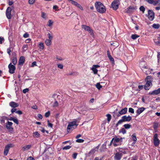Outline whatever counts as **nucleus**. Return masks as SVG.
<instances>
[{
    "instance_id": "55",
    "label": "nucleus",
    "mask_w": 160,
    "mask_h": 160,
    "mask_svg": "<svg viewBox=\"0 0 160 160\" xmlns=\"http://www.w3.org/2000/svg\"><path fill=\"white\" fill-rule=\"evenodd\" d=\"M48 127H50L51 128H52V125H53L52 124V123H50L49 122V121H48Z\"/></svg>"
},
{
    "instance_id": "41",
    "label": "nucleus",
    "mask_w": 160,
    "mask_h": 160,
    "mask_svg": "<svg viewBox=\"0 0 160 160\" xmlns=\"http://www.w3.org/2000/svg\"><path fill=\"white\" fill-rule=\"evenodd\" d=\"M93 71V73L94 74H96L97 73L98 70L92 67L91 69Z\"/></svg>"
},
{
    "instance_id": "56",
    "label": "nucleus",
    "mask_w": 160,
    "mask_h": 160,
    "mask_svg": "<svg viewBox=\"0 0 160 160\" xmlns=\"http://www.w3.org/2000/svg\"><path fill=\"white\" fill-rule=\"evenodd\" d=\"M11 111L12 113H13L14 112H16L17 111V109L16 108H12Z\"/></svg>"
},
{
    "instance_id": "8",
    "label": "nucleus",
    "mask_w": 160,
    "mask_h": 160,
    "mask_svg": "<svg viewBox=\"0 0 160 160\" xmlns=\"http://www.w3.org/2000/svg\"><path fill=\"white\" fill-rule=\"evenodd\" d=\"M13 146V145L12 144H9L6 146L4 152V154L5 156H6L8 154L10 148H12Z\"/></svg>"
},
{
    "instance_id": "42",
    "label": "nucleus",
    "mask_w": 160,
    "mask_h": 160,
    "mask_svg": "<svg viewBox=\"0 0 160 160\" xmlns=\"http://www.w3.org/2000/svg\"><path fill=\"white\" fill-rule=\"evenodd\" d=\"M41 16L43 18L45 19H46L47 18V16L46 15V14L43 12H42Z\"/></svg>"
},
{
    "instance_id": "9",
    "label": "nucleus",
    "mask_w": 160,
    "mask_h": 160,
    "mask_svg": "<svg viewBox=\"0 0 160 160\" xmlns=\"http://www.w3.org/2000/svg\"><path fill=\"white\" fill-rule=\"evenodd\" d=\"M99 145L98 146L95 147L93 148L92 149L88 152V156L90 157L91 155H93L96 152L98 151L99 149Z\"/></svg>"
},
{
    "instance_id": "16",
    "label": "nucleus",
    "mask_w": 160,
    "mask_h": 160,
    "mask_svg": "<svg viewBox=\"0 0 160 160\" xmlns=\"http://www.w3.org/2000/svg\"><path fill=\"white\" fill-rule=\"evenodd\" d=\"M136 9V8L135 7L133 6H130L126 10V12L127 13H130Z\"/></svg>"
},
{
    "instance_id": "40",
    "label": "nucleus",
    "mask_w": 160,
    "mask_h": 160,
    "mask_svg": "<svg viewBox=\"0 0 160 160\" xmlns=\"http://www.w3.org/2000/svg\"><path fill=\"white\" fill-rule=\"evenodd\" d=\"M139 37L137 34H133L131 36V38L135 40Z\"/></svg>"
},
{
    "instance_id": "4",
    "label": "nucleus",
    "mask_w": 160,
    "mask_h": 160,
    "mask_svg": "<svg viewBox=\"0 0 160 160\" xmlns=\"http://www.w3.org/2000/svg\"><path fill=\"white\" fill-rule=\"evenodd\" d=\"M132 118L131 116H124L122 117L121 119L118 121L116 125L117 126L118 125L122 124L123 122H129L132 120Z\"/></svg>"
},
{
    "instance_id": "12",
    "label": "nucleus",
    "mask_w": 160,
    "mask_h": 160,
    "mask_svg": "<svg viewBox=\"0 0 160 160\" xmlns=\"http://www.w3.org/2000/svg\"><path fill=\"white\" fill-rule=\"evenodd\" d=\"M8 68L9 69V72L10 73L12 74L14 72L15 67L14 65H12L11 63H10L9 64Z\"/></svg>"
},
{
    "instance_id": "2",
    "label": "nucleus",
    "mask_w": 160,
    "mask_h": 160,
    "mask_svg": "<svg viewBox=\"0 0 160 160\" xmlns=\"http://www.w3.org/2000/svg\"><path fill=\"white\" fill-rule=\"evenodd\" d=\"M153 80L151 76H148L146 79V83L144 86V88L146 90H148L152 85V82Z\"/></svg>"
},
{
    "instance_id": "53",
    "label": "nucleus",
    "mask_w": 160,
    "mask_h": 160,
    "mask_svg": "<svg viewBox=\"0 0 160 160\" xmlns=\"http://www.w3.org/2000/svg\"><path fill=\"white\" fill-rule=\"evenodd\" d=\"M146 2H147L148 3L150 4H152L153 2V0H145Z\"/></svg>"
},
{
    "instance_id": "32",
    "label": "nucleus",
    "mask_w": 160,
    "mask_h": 160,
    "mask_svg": "<svg viewBox=\"0 0 160 160\" xmlns=\"http://www.w3.org/2000/svg\"><path fill=\"white\" fill-rule=\"evenodd\" d=\"M107 55L110 60L112 62H114V59L112 57L110 54L109 52L108 51L107 52Z\"/></svg>"
},
{
    "instance_id": "44",
    "label": "nucleus",
    "mask_w": 160,
    "mask_h": 160,
    "mask_svg": "<svg viewBox=\"0 0 160 160\" xmlns=\"http://www.w3.org/2000/svg\"><path fill=\"white\" fill-rule=\"evenodd\" d=\"M71 147L70 146H69V145L67 146L64 147L62 148V150H67L68 149H70L71 148Z\"/></svg>"
},
{
    "instance_id": "52",
    "label": "nucleus",
    "mask_w": 160,
    "mask_h": 160,
    "mask_svg": "<svg viewBox=\"0 0 160 160\" xmlns=\"http://www.w3.org/2000/svg\"><path fill=\"white\" fill-rule=\"evenodd\" d=\"M50 114V111H48V112H46L45 114V116L47 118L48 117Z\"/></svg>"
},
{
    "instance_id": "19",
    "label": "nucleus",
    "mask_w": 160,
    "mask_h": 160,
    "mask_svg": "<svg viewBox=\"0 0 160 160\" xmlns=\"http://www.w3.org/2000/svg\"><path fill=\"white\" fill-rule=\"evenodd\" d=\"M9 105L12 108L17 107L19 105L18 103L14 102H10L9 103Z\"/></svg>"
},
{
    "instance_id": "48",
    "label": "nucleus",
    "mask_w": 160,
    "mask_h": 160,
    "mask_svg": "<svg viewBox=\"0 0 160 160\" xmlns=\"http://www.w3.org/2000/svg\"><path fill=\"white\" fill-rule=\"evenodd\" d=\"M128 111L129 112L131 113H134V109L131 108H129Z\"/></svg>"
},
{
    "instance_id": "23",
    "label": "nucleus",
    "mask_w": 160,
    "mask_h": 160,
    "mask_svg": "<svg viewBox=\"0 0 160 160\" xmlns=\"http://www.w3.org/2000/svg\"><path fill=\"white\" fill-rule=\"evenodd\" d=\"M131 137L133 141V142H132V144H134L137 141V138H136L135 134V133H133Z\"/></svg>"
},
{
    "instance_id": "60",
    "label": "nucleus",
    "mask_w": 160,
    "mask_h": 160,
    "mask_svg": "<svg viewBox=\"0 0 160 160\" xmlns=\"http://www.w3.org/2000/svg\"><path fill=\"white\" fill-rule=\"evenodd\" d=\"M35 66H36V62L34 61L32 62L31 67H33Z\"/></svg>"
},
{
    "instance_id": "45",
    "label": "nucleus",
    "mask_w": 160,
    "mask_h": 160,
    "mask_svg": "<svg viewBox=\"0 0 160 160\" xmlns=\"http://www.w3.org/2000/svg\"><path fill=\"white\" fill-rule=\"evenodd\" d=\"M140 10L142 11V12L143 13L145 11V8L143 6H141L139 8Z\"/></svg>"
},
{
    "instance_id": "26",
    "label": "nucleus",
    "mask_w": 160,
    "mask_h": 160,
    "mask_svg": "<svg viewBox=\"0 0 160 160\" xmlns=\"http://www.w3.org/2000/svg\"><path fill=\"white\" fill-rule=\"evenodd\" d=\"M7 117L5 116L0 117V121L2 124L5 123V120H7Z\"/></svg>"
},
{
    "instance_id": "25",
    "label": "nucleus",
    "mask_w": 160,
    "mask_h": 160,
    "mask_svg": "<svg viewBox=\"0 0 160 160\" xmlns=\"http://www.w3.org/2000/svg\"><path fill=\"white\" fill-rule=\"evenodd\" d=\"M31 147V145H28L24 146L22 147V150L23 151H25L29 150Z\"/></svg>"
},
{
    "instance_id": "20",
    "label": "nucleus",
    "mask_w": 160,
    "mask_h": 160,
    "mask_svg": "<svg viewBox=\"0 0 160 160\" xmlns=\"http://www.w3.org/2000/svg\"><path fill=\"white\" fill-rule=\"evenodd\" d=\"M72 4L76 6L78 8H79L81 10H83V8L77 2L74 1L72 2Z\"/></svg>"
},
{
    "instance_id": "61",
    "label": "nucleus",
    "mask_w": 160,
    "mask_h": 160,
    "mask_svg": "<svg viewBox=\"0 0 160 160\" xmlns=\"http://www.w3.org/2000/svg\"><path fill=\"white\" fill-rule=\"evenodd\" d=\"M131 160H138V158L136 156H134L131 158Z\"/></svg>"
},
{
    "instance_id": "51",
    "label": "nucleus",
    "mask_w": 160,
    "mask_h": 160,
    "mask_svg": "<svg viewBox=\"0 0 160 160\" xmlns=\"http://www.w3.org/2000/svg\"><path fill=\"white\" fill-rule=\"evenodd\" d=\"M53 24V22L50 20H49L48 21V26L49 27L51 26Z\"/></svg>"
},
{
    "instance_id": "57",
    "label": "nucleus",
    "mask_w": 160,
    "mask_h": 160,
    "mask_svg": "<svg viewBox=\"0 0 160 160\" xmlns=\"http://www.w3.org/2000/svg\"><path fill=\"white\" fill-rule=\"evenodd\" d=\"M29 91V89L28 88L24 89L23 90V92L24 93H25L27 92H28Z\"/></svg>"
},
{
    "instance_id": "13",
    "label": "nucleus",
    "mask_w": 160,
    "mask_h": 160,
    "mask_svg": "<svg viewBox=\"0 0 160 160\" xmlns=\"http://www.w3.org/2000/svg\"><path fill=\"white\" fill-rule=\"evenodd\" d=\"M12 10L11 8L8 7L7 8L6 11V15L8 19L11 18V11Z\"/></svg>"
},
{
    "instance_id": "34",
    "label": "nucleus",
    "mask_w": 160,
    "mask_h": 160,
    "mask_svg": "<svg viewBox=\"0 0 160 160\" xmlns=\"http://www.w3.org/2000/svg\"><path fill=\"white\" fill-rule=\"evenodd\" d=\"M12 62L13 64L15 65L17 63V59L16 57H13L12 59Z\"/></svg>"
},
{
    "instance_id": "36",
    "label": "nucleus",
    "mask_w": 160,
    "mask_h": 160,
    "mask_svg": "<svg viewBox=\"0 0 160 160\" xmlns=\"http://www.w3.org/2000/svg\"><path fill=\"white\" fill-rule=\"evenodd\" d=\"M96 87L98 90H100L102 88V86L100 84L99 82L97 83L95 85Z\"/></svg>"
},
{
    "instance_id": "24",
    "label": "nucleus",
    "mask_w": 160,
    "mask_h": 160,
    "mask_svg": "<svg viewBox=\"0 0 160 160\" xmlns=\"http://www.w3.org/2000/svg\"><path fill=\"white\" fill-rule=\"evenodd\" d=\"M25 62V58L23 56H21L20 57L19 61V63L20 65H22Z\"/></svg>"
},
{
    "instance_id": "21",
    "label": "nucleus",
    "mask_w": 160,
    "mask_h": 160,
    "mask_svg": "<svg viewBox=\"0 0 160 160\" xmlns=\"http://www.w3.org/2000/svg\"><path fill=\"white\" fill-rule=\"evenodd\" d=\"M127 108H125L119 112V114H120V115L125 114V113H126L127 111Z\"/></svg>"
},
{
    "instance_id": "3",
    "label": "nucleus",
    "mask_w": 160,
    "mask_h": 160,
    "mask_svg": "<svg viewBox=\"0 0 160 160\" xmlns=\"http://www.w3.org/2000/svg\"><path fill=\"white\" fill-rule=\"evenodd\" d=\"M77 120L75 119L72 122H70L69 123L67 127V129L68 132H70L71 130H72L75 128H76L78 125L76 124Z\"/></svg>"
},
{
    "instance_id": "1",
    "label": "nucleus",
    "mask_w": 160,
    "mask_h": 160,
    "mask_svg": "<svg viewBox=\"0 0 160 160\" xmlns=\"http://www.w3.org/2000/svg\"><path fill=\"white\" fill-rule=\"evenodd\" d=\"M95 6L97 11L100 13H104L106 11L105 6L100 2H96L95 3Z\"/></svg>"
},
{
    "instance_id": "22",
    "label": "nucleus",
    "mask_w": 160,
    "mask_h": 160,
    "mask_svg": "<svg viewBox=\"0 0 160 160\" xmlns=\"http://www.w3.org/2000/svg\"><path fill=\"white\" fill-rule=\"evenodd\" d=\"M145 108L142 107L139 108L137 110V113L138 114V115H139L141 114L145 110Z\"/></svg>"
},
{
    "instance_id": "30",
    "label": "nucleus",
    "mask_w": 160,
    "mask_h": 160,
    "mask_svg": "<svg viewBox=\"0 0 160 160\" xmlns=\"http://www.w3.org/2000/svg\"><path fill=\"white\" fill-rule=\"evenodd\" d=\"M40 134L38 132H33V136L34 138H38L40 137Z\"/></svg>"
},
{
    "instance_id": "54",
    "label": "nucleus",
    "mask_w": 160,
    "mask_h": 160,
    "mask_svg": "<svg viewBox=\"0 0 160 160\" xmlns=\"http://www.w3.org/2000/svg\"><path fill=\"white\" fill-rule=\"evenodd\" d=\"M78 153H74L72 154V158L74 159H76Z\"/></svg>"
},
{
    "instance_id": "5",
    "label": "nucleus",
    "mask_w": 160,
    "mask_h": 160,
    "mask_svg": "<svg viewBox=\"0 0 160 160\" xmlns=\"http://www.w3.org/2000/svg\"><path fill=\"white\" fill-rule=\"evenodd\" d=\"M120 2L119 0H115L112 3V7L114 10H117L119 7Z\"/></svg>"
},
{
    "instance_id": "50",
    "label": "nucleus",
    "mask_w": 160,
    "mask_h": 160,
    "mask_svg": "<svg viewBox=\"0 0 160 160\" xmlns=\"http://www.w3.org/2000/svg\"><path fill=\"white\" fill-rule=\"evenodd\" d=\"M84 140L83 139H78L76 140V142H77L79 143L83 142H84Z\"/></svg>"
},
{
    "instance_id": "62",
    "label": "nucleus",
    "mask_w": 160,
    "mask_h": 160,
    "mask_svg": "<svg viewBox=\"0 0 160 160\" xmlns=\"http://www.w3.org/2000/svg\"><path fill=\"white\" fill-rule=\"evenodd\" d=\"M27 160H35L32 157H29L27 159Z\"/></svg>"
},
{
    "instance_id": "39",
    "label": "nucleus",
    "mask_w": 160,
    "mask_h": 160,
    "mask_svg": "<svg viewBox=\"0 0 160 160\" xmlns=\"http://www.w3.org/2000/svg\"><path fill=\"white\" fill-rule=\"evenodd\" d=\"M39 48L40 49L43 50L44 48V44L42 42H40L39 45Z\"/></svg>"
},
{
    "instance_id": "49",
    "label": "nucleus",
    "mask_w": 160,
    "mask_h": 160,
    "mask_svg": "<svg viewBox=\"0 0 160 160\" xmlns=\"http://www.w3.org/2000/svg\"><path fill=\"white\" fill-rule=\"evenodd\" d=\"M13 121L16 123L17 125L18 124V119L17 118H14Z\"/></svg>"
},
{
    "instance_id": "27",
    "label": "nucleus",
    "mask_w": 160,
    "mask_h": 160,
    "mask_svg": "<svg viewBox=\"0 0 160 160\" xmlns=\"http://www.w3.org/2000/svg\"><path fill=\"white\" fill-rule=\"evenodd\" d=\"M106 142H105L104 144H102L101 146V148L99 150L101 152L104 151L106 149Z\"/></svg>"
},
{
    "instance_id": "17",
    "label": "nucleus",
    "mask_w": 160,
    "mask_h": 160,
    "mask_svg": "<svg viewBox=\"0 0 160 160\" xmlns=\"http://www.w3.org/2000/svg\"><path fill=\"white\" fill-rule=\"evenodd\" d=\"M160 93V88L155 90L152 92H149V94L151 95H157Z\"/></svg>"
},
{
    "instance_id": "6",
    "label": "nucleus",
    "mask_w": 160,
    "mask_h": 160,
    "mask_svg": "<svg viewBox=\"0 0 160 160\" xmlns=\"http://www.w3.org/2000/svg\"><path fill=\"white\" fill-rule=\"evenodd\" d=\"M82 28L85 30L88 31L91 35L93 36L94 35L93 31L89 27L85 25H82L81 26Z\"/></svg>"
},
{
    "instance_id": "58",
    "label": "nucleus",
    "mask_w": 160,
    "mask_h": 160,
    "mask_svg": "<svg viewBox=\"0 0 160 160\" xmlns=\"http://www.w3.org/2000/svg\"><path fill=\"white\" fill-rule=\"evenodd\" d=\"M58 68L60 69H62L63 68V66L61 64H58Z\"/></svg>"
},
{
    "instance_id": "28",
    "label": "nucleus",
    "mask_w": 160,
    "mask_h": 160,
    "mask_svg": "<svg viewBox=\"0 0 160 160\" xmlns=\"http://www.w3.org/2000/svg\"><path fill=\"white\" fill-rule=\"evenodd\" d=\"M45 43L46 45L48 46H50L52 43V40L47 39L45 40Z\"/></svg>"
},
{
    "instance_id": "10",
    "label": "nucleus",
    "mask_w": 160,
    "mask_h": 160,
    "mask_svg": "<svg viewBox=\"0 0 160 160\" xmlns=\"http://www.w3.org/2000/svg\"><path fill=\"white\" fill-rule=\"evenodd\" d=\"M148 18L150 21H152L154 18V12L151 10H149L148 11Z\"/></svg>"
},
{
    "instance_id": "46",
    "label": "nucleus",
    "mask_w": 160,
    "mask_h": 160,
    "mask_svg": "<svg viewBox=\"0 0 160 160\" xmlns=\"http://www.w3.org/2000/svg\"><path fill=\"white\" fill-rule=\"evenodd\" d=\"M36 0H28V3L30 4H33Z\"/></svg>"
},
{
    "instance_id": "11",
    "label": "nucleus",
    "mask_w": 160,
    "mask_h": 160,
    "mask_svg": "<svg viewBox=\"0 0 160 160\" xmlns=\"http://www.w3.org/2000/svg\"><path fill=\"white\" fill-rule=\"evenodd\" d=\"M122 156V152H117L115 154L114 159L115 160H120Z\"/></svg>"
},
{
    "instance_id": "15",
    "label": "nucleus",
    "mask_w": 160,
    "mask_h": 160,
    "mask_svg": "<svg viewBox=\"0 0 160 160\" xmlns=\"http://www.w3.org/2000/svg\"><path fill=\"white\" fill-rule=\"evenodd\" d=\"M139 66L142 71L145 70V69H148V67L145 62H141L139 64Z\"/></svg>"
},
{
    "instance_id": "43",
    "label": "nucleus",
    "mask_w": 160,
    "mask_h": 160,
    "mask_svg": "<svg viewBox=\"0 0 160 160\" xmlns=\"http://www.w3.org/2000/svg\"><path fill=\"white\" fill-rule=\"evenodd\" d=\"M106 116L107 117V120L108 122H110L111 118V116L110 114H107Z\"/></svg>"
},
{
    "instance_id": "47",
    "label": "nucleus",
    "mask_w": 160,
    "mask_h": 160,
    "mask_svg": "<svg viewBox=\"0 0 160 160\" xmlns=\"http://www.w3.org/2000/svg\"><path fill=\"white\" fill-rule=\"evenodd\" d=\"M48 37L49 38L48 39H50V40H52V35L49 33L48 34Z\"/></svg>"
},
{
    "instance_id": "33",
    "label": "nucleus",
    "mask_w": 160,
    "mask_h": 160,
    "mask_svg": "<svg viewBox=\"0 0 160 160\" xmlns=\"http://www.w3.org/2000/svg\"><path fill=\"white\" fill-rule=\"evenodd\" d=\"M28 48V46L27 44L24 45L22 47V51L25 52Z\"/></svg>"
},
{
    "instance_id": "18",
    "label": "nucleus",
    "mask_w": 160,
    "mask_h": 160,
    "mask_svg": "<svg viewBox=\"0 0 160 160\" xmlns=\"http://www.w3.org/2000/svg\"><path fill=\"white\" fill-rule=\"evenodd\" d=\"M143 72L146 73L147 75L150 74L152 72L153 70L148 68V69H145V70L142 71Z\"/></svg>"
},
{
    "instance_id": "59",
    "label": "nucleus",
    "mask_w": 160,
    "mask_h": 160,
    "mask_svg": "<svg viewBox=\"0 0 160 160\" xmlns=\"http://www.w3.org/2000/svg\"><path fill=\"white\" fill-rule=\"evenodd\" d=\"M16 113L18 114L19 115H21L22 113V112L20 110L17 111L16 112Z\"/></svg>"
},
{
    "instance_id": "29",
    "label": "nucleus",
    "mask_w": 160,
    "mask_h": 160,
    "mask_svg": "<svg viewBox=\"0 0 160 160\" xmlns=\"http://www.w3.org/2000/svg\"><path fill=\"white\" fill-rule=\"evenodd\" d=\"M154 143L155 146H158L160 142V141L158 139H153Z\"/></svg>"
},
{
    "instance_id": "31",
    "label": "nucleus",
    "mask_w": 160,
    "mask_h": 160,
    "mask_svg": "<svg viewBox=\"0 0 160 160\" xmlns=\"http://www.w3.org/2000/svg\"><path fill=\"white\" fill-rule=\"evenodd\" d=\"M154 6L158 5L160 6V0H158L156 1H153V2L152 4Z\"/></svg>"
},
{
    "instance_id": "14",
    "label": "nucleus",
    "mask_w": 160,
    "mask_h": 160,
    "mask_svg": "<svg viewBox=\"0 0 160 160\" xmlns=\"http://www.w3.org/2000/svg\"><path fill=\"white\" fill-rule=\"evenodd\" d=\"M13 123L9 121H8L6 124V127L7 128L9 131H12L13 128L12 127Z\"/></svg>"
},
{
    "instance_id": "38",
    "label": "nucleus",
    "mask_w": 160,
    "mask_h": 160,
    "mask_svg": "<svg viewBox=\"0 0 160 160\" xmlns=\"http://www.w3.org/2000/svg\"><path fill=\"white\" fill-rule=\"evenodd\" d=\"M123 126L125 129H128L131 127V126L129 124H125Z\"/></svg>"
},
{
    "instance_id": "63",
    "label": "nucleus",
    "mask_w": 160,
    "mask_h": 160,
    "mask_svg": "<svg viewBox=\"0 0 160 160\" xmlns=\"http://www.w3.org/2000/svg\"><path fill=\"white\" fill-rule=\"evenodd\" d=\"M157 57L158 58V60L159 61V59H160V52H158Z\"/></svg>"
},
{
    "instance_id": "7",
    "label": "nucleus",
    "mask_w": 160,
    "mask_h": 160,
    "mask_svg": "<svg viewBox=\"0 0 160 160\" xmlns=\"http://www.w3.org/2000/svg\"><path fill=\"white\" fill-rule=\"evenodd\" d=\"M122 138H119L117 137H114L112 139V142H113V144L114 146H117V144L116 143L119 142H122Z\"/></svg>"
},
{
    "instance_id": "64",
    "label": "nucleus",
    "mask_w": 160,
    "mask_h": 160,
    "mask_svg": "<svg viewBox=\"0 0 160 160\" xmlns=\"http://www.w3.org/2000/svg\"><path fill=\"white\" fill-rule=\"evenodd\" d=\"M102 158H99L98 157H96L95 158L94 160H102Z\"/></svg>"
},
{
    "instance_id": "37",
    "label": "nucleus",
    "mask_w": 160,
    "mask_h": 160,
    "mask_svg": "<svg viewBox=\"0 0 160 160\" xmlns=\"http://www.w3.org/2000/svg\"><path fill=\"white\" fill-rule=\"evenodd\" d=\"M120 133H122L123 134H124L126 133V131L124 128H122L119 131Z\"/></svg>"
},
{
    "instance_id": "35",
    "label": "nucleus",
    "mask_w": 160,
    "mask_h": 160,
    "mask_svg": "<svg viewBox=\"0 0 160 160\" xmlns=\"http://www.w3.org/2000/svg\"><path fill=\"white\" fill-rule=\"evenodd\" d=\"M153 28L155 29H158L160 27V25L159 24H153L152 26Z\"/></svg>"
}]
</instances>
